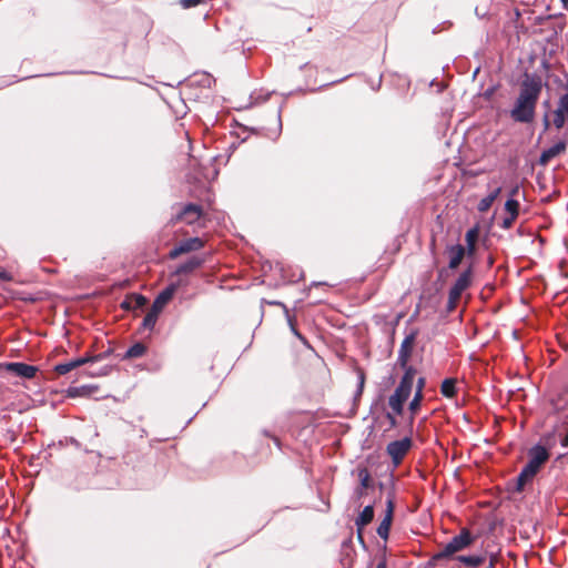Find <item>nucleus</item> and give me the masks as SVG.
<instances>
[{
    "mask_svg": "<svg viewBox=\"0 0 568 568\" xmlns=\"http://www.w3.org/2000/svg\"><path fill=\"white\" fill-rule=\"evenodd\" d=\"M542 85L540 75L536 73L524 74L518 95L510 110V118L515 122L530 123L534 121Z\"/></svg>",
    "mask_w": 568,
    "mask_h": 568,
    "instance_id": "f257e3e1",
    "label": "nucleus"
},
{
    "mask_svg": "<svg viewBox=\"0 0 568 568\" xmlns=\"http://www.w3.org/2000/svg\"><path fill=\"white\" fill-rule=\"evenodd\" d=\"M549 456L550 454L548 449L540 444H537L529 448L528 463L523 467L517 477V491L524 490L526 484L534 479V477L540 470L541 466L549 459Z\"/></svg>",
    "mask_w": 568,
    "mask_h": 568,
    "instance_id": "f03ea898",
    "label": "nucleus"
},
{
    "mask_svg": "<svg viewBox=\"0 0 568 568\" xmlns=\"http://www.w3.org/2000/svg\"><path fill=\"white\" fill-rule=\"evenodd\" d=\"M475 538L467 528H463L460 532L454 536L436 555L435 559H446L468 548Z\"/></svg>",
    "mask_w": 568,
    "mask_h": 568,
    "instance_id": "7ed1b4c3",
    "label": "nucleus"
},
{
    "mask_svg": "<svg viewBox=\"0 0 568 568\" xmlns=\"http://www.w3.org/2000/svg\"><path fill=\"white\" fill-rule=\"evenodd\" d=\"M413 446L410 437L406 436L399 440H394L387 444L386 452L392 458L394 467L400 465L402 460Z\"/></svg>",
    "mask_w": 568,
    "mask_h": 568,
    "instance_id": "20e7f679",
    "label": "nucleus"
},
{
    "mask_svg": "<svg viewBox=\"0 0 568 568\" xmlns=\"http://www.w3.org/2000/svg\"><path fill=\"white\" fill-rule=\"evenodd\" d=\"M203 215L202 206L194 203L185 204L172 219L173 222H184L189 225L197 222Z\"/></svg>",
    "mask_w": 568,
    "mask_h": 568,
    "instance_id": "39448f33",
    "label": "nucleus"
},
{
    "mask_svg": "<svg viewBox=\"0 0 568 568\" xmlns=\"http://www.w3.org/2000/svg\"><path fill=\"white\" fill-rule=\"evenodd\" d=\"M203 246H204V242L202 239H200L197 236L190 237V239L181 241L178 245H175L170 251L169 257L171 260H175L176 257H179L182 254L200 251L201 248H203Z\"/></svg>",
    "mask_w": 568,
    "mask_h": 568,
    "instance_id": "423d86ee",
    "label": "nucleus"
},
{
    "mask_svg": "<svg viewBox=\"0 0 568 568\" xmlns=\"http://www.w3.org/2000/svg\"><path fill=\"white\" fill-rule=\"evenodd\" d=\"M412 390L404 387L403 385H397L394 393L388 398V406L396 415H402L404 412V405L408 397L410 396Z\"/></svg>",
    "mask_w": 568,
    "mask_h": 568,
    "instance_id": "0eeeda50",
    "label": "nucleus"
},
{
    "mask_svg": "<svg viewBox=\"0 0 568 568\" xmlns=\"http://www.w3.org/2000/svg\"><path fill=\"white\" fill-rule=\"evenodd\" d=\"M417 335L418 331L412 329L403 339L397 356V363L399 366H406V364L409 362Z\"/></svg>",
    "mask_w": 568,
    "mask_h": 568,
    "instance_id": "6e6552de",
    "label": "nucleus"
},
{
    "mask_svg": "<svg viewBox=\"0 0 568 568\" xmlns=\"http://www.w3.org/2000/svg\"><path fill=\"white\" fill-rule=\"evenodd\" d=\"M471 277H473V267L469 266L465 271H463L453 286L450 287L449 292L453 295V298H460L462 294L470 286L471 284Z\"/></svg>",
    "mask_w": 568,
    "mask_h": 568,
    "instance_id": "1a4fd4ad",
    "label": "nucleus"
},
{
    "mask_svg": "<svg viewBox=\"0 0 568 568\" xmlns=\"http://www.w3.org/2000/svg\"><path fill=\"white\" fill-rule=\"evenodd\" d=\"M180 285H181L180 281L170 283L164 290H162L156 295V297L153 301L152 306L155 310H159L160 312H162V310L166 306V304L173 298V296H174L175 292L178 291V288L180 287Z\"/></svg>",
    "mask_w": 568,
    "mask_h": 568,
    "instance_id": "9d476101",
    "label": "nucleus"
},
{
    "mask_svg": "<svg viewBox=\"0 0 568 568\" xmlns=\"http://www.w3.org/2000/svg\"><path fill=\"white\" fill-rule=\"evenodd\" d=\"M6 369L19 377L31 379L36 376L38 368L21 362H12L6 364Z\"/></svg>",
    "mask_w": 568,
    "mask_h": 568,
    "instance_id": "9b49d317",
    "label": "nucleus"
},
{
    "mask_svg": "<svg viewBox=\"0 0 568 568\" xmlns=\"http://www.w3.org/2000/svg\"><path fill=\"white\" fill-rule=\"evenodd\" d=\"M99 358H100V355L94 356V357L85 356V357L75 358V359L55 365L54 371L60 375H65L69 372H71L72 369L80 367L89 362H95Z\"/></svg>",
    "mask_w": 568,
    "mask_h": 568,
    "instance_id": "f8f14e48",
    "label": "nucleus"
},
{
    "mask_svg": "<svg viewBox=\"0 0 568 568\" xmlns=\"http://www.w3.org/2000/svg\"><path fill=\"white\" fill-rule=\"evenodd\" d=\"M446 253L449 257L448 267L450 270H455L462 263L466 254V248L462 244L448 245L446 247Z\"/></svg>",
    "mask_w": 568,
    "mask_h": 568,
    "instance_id": "ddd939ff",
    "label": "nucleus"
},
{
    "mask_svg": "<svg viewBox=\"0 0 568 568\" xmlns=\"http://www.w3.org/2000/svg\"><path fill=\"white\" fill-rule=\"evenodd\" d=\"M393 513H394L393 501L388 500L385 516H384L383 520L379 523L377 530H376L377 535L384 540H387L388 535H389L390 525H392V520H393Z\"/></svg>",
    "mask_w": 568,
    "mask_h": 568,
    "instance_id": "4468645a",
    "label": "nucleus"
},
{
    "mask_svg": "<svg viewBox=\"0 0 568 568\" xmlns=\"http://www.w3.org/2000/svg\"><path fill=\"white\" fill-rule=\"evenodd\" d=\"M455 560L465 565L468 568H477V567L486 564L487 555L486 554L469 555V556L459 555V556L455 557Z\"/></svg>",
    "mask_w": 568,
    "mask_h": 568,
    "instance_id": "2eb2a0df",
    "label": "nucleus"
},
{
    "mask_svg": "<svg viewBox=\"0 0 568 568\" xmlns=\"http://www.w3.org/2000/svg\"><path fill=\"white\" fill-rule=\"evenodd\" d=\"M204 260L197 256H192L189 258L185 263L180 264L175 271V275L180 274H189L192 273L194 270L200 267L203 264Z\"/></svg>",
    "mask_w": 568,
    "mask_h": 568,
    "instance_id": "dca6fc26",
    "label": "nucleus"
},
{
    "mask_svg": "<svg viewBox=\"0 0 568 568\" xmlns=\"http://www.w3.org/2000/svg\"><path fill=\"white\" fill-rule=\"evenodd\" d=\"M374 518V508L372 505H367L359 513L357 518L355 519V525L357 529H363L366 525H368Z\"/></svg>",
    "mask_w": 568,
    "mask_h": 568,
    "instance_id": "f3484780",
    "label": "nucleus"
},
{
    "mask_svg": "<svg viewBox=\"0 0 568 568\" xmlns=\"http://www.w3.org/2000/svg\"><path fill=\"white\" fill-rule=\"evenodd\" d=\"M146 304V298L141 294H134L126 297L122 303L121 307L124 310H136L142 308Z\"/></svg>",
    "mask_w": 568,
    "mask_h": 568,
    "instance_id": "a211bd4d",
    "label": "nucleus"
},
{
    "mask_svg": "<svg viewBox=\"0 0 568 568\" xmlns=\"http://www.w3.org/2000/svg\"><path fill=\"white\" fill-rule=\"evenodd\" d=\"M440 393L446 398H453L457 394V379L445 378L440 385Z\"/></svg>",
    "mask_w": 568,
    "mask_h": 568,
    "instance_id": "6ab92c4d",
    "label": "nucleus"
},
{
    "mask_svg": "<svg viewBox=\"0 0 568 568\" xmlns=\"http://www.w3.org/2000/svg\"><path fill=\"white\" fill-rule=\"evenodd\" d=\"M500 191H501L500 187H496L488 195L483 197L477 205L478 211L481 213L487 212L490 209V206L493 205V203L496 201L498 195L500 194Z\"/></svg>",
    "mask_w": 568,
    "mask_h": 568,
    "instance_id": "aec40b11",
    "label": "nucleus"
},
{
    "mask_svg": "<svg viewBox=\"0 0 568 568\" xmlns=\"http://www.w3.org/2000/svg\"><path fill=\"white\" fill-rule=\"evenodd\" d=\"M405 372H404V375L399 382V385H403L404 387L413 390V386H414V381H415V376H416V369L408 365V363L406 364V366H400Z\"/></svg>",
    "mask_w": 568,
    "mask_h": 568,
    "instance_id": "412c9836",
    "label": "nucleus"
},
{
    "mask_svg": "<svg viewBox=\"0 0 568 568\" xmlns=\"http://www.w3.org/2000/svg\"><path fill=\"white\" fill-rule=\"evenodd\" d=\"M92 388L89 385L71 386L67 389V396L70 398L88 396L91 394Z\"/></svg>",
    "mask_w": 568,
    "mask_h": 568,
    "instance_id": "4be33fe9",
    "label": "nucleus"
},
{
    "mask_svg": "<svg viewBox=\"0 0 568 568\" xmlns=\"http://www.w3.org/2000/svg\"><path fill=\"white\" fill-rule=\"evenodd\" d=\"M160 313L161 312L159 310H155L153 306H151V310L146 313V315L143 318L142 326L146 329H153Z\"/></svg>",
    "mask_w": 568,
    "mask_h": 568,
    "instance_id": "5701e85b",
    "label": "nucleus"
},
{
    "mask_svg": "<svg viewBox=\"0 0 568 568\" xmlns=\"http://www.w3.org/2000/svg\"><path fill=\"white\" fill-rule=\"evenodd\" d=\"M424 398V394H420V389L419 390H415V394L409 403V412H410V424L414 422V416L415 414L419 410L420 408V405H422V400Z\"/></svg>",
    "mask_w": 568,
    "mask_h": 568,
    "instance_id": "b1692460",
    "label": "nucleus"
},
{
    "mask_svg": "<svg viewBox=\"0 0 568 568\" xmlns=\"http://www.w3.org/2000/svg\"><path fill=\"white\" fill-rule=\"evenodd\" d=\"M145 352H146V346L144 344L135 343L126 349L124 357L125 358H138V357L143 356L145 354Z\"/></svg>",
    "mask_w": 568,
    "mask_h": 568,
    "instance_id": "393cba45",
    "label": "nucleus"
},
{
    "mask_svg": "<svg viewBox=\"0 0 568 568\" xmlns=\"http://www.w3.org/2000/svg\"><path fill=\"white\" fill-rule=\"evenodd\" d=\"M358 478L361 481V487L356 490L358 497L363 495V489L368 488L371 484V474L367 468H361L358 470Z\"/></svg>",
    "mask_w": 568,
    "mask_h": 568,
    "instance_id": "a878e982",
    "label": "nucleus"
},
{
    "mask_svg": "<svg viewBox=\"0 0 568 568\" xmlns=\"http://www.w3.org/2000/svg\"><path fill=\"white\" fill-rule=\"evenodd\" d=\"M466 242H467V252L469 255H473L475 252V242L477 239V230L470 229L466 233Z\"/></svg>",
    "mask_w": 568,
    "mask_h": 568,
    "instance_id": "bb28decb",
    "label": "nucleus"
},
{
    "mask_svg": "<svg viewBox=\"0 0 568 568\" xmlns=\"http://www.w3.org/2000/svg\"><path fill=\"white\" fill-rule=\"evenodd\" d=\"M285 314L287 317L288 325L291 327L292 333L304 344L308 346L307 339L297 331L295 327L294 318L288 314V310L284 306Z\"/></svg>",
    "mask_w": 568,
    "mask_h": 568,
    "instance_id": "cd10ccee",
    "label": "nucleus"
},
{
    "mask_svg": "<svg viewBox=\"0 0 568 568\" xmlns=\"http://www.w3.org/2000/svg\"><path fill=\"white\" fill-rule=\"evenodd\" d=\"M566 146H567V144H566L565 141H558L557 143H555L550 148L546 149V151L548 152L550 158L554 159L557 155H559L562 152H565L566 151Z\"/></svg>",
    "mask_w": 568,
    "mask_h": 568,
    "instance_id": "c85d7f7f",
    "label": "nucleus"
},
{
    "mask_svg": "<svg viewBox=\"0 0 568 568\" xmlns=\"http://www.w3.org/2000/svg\"><path fill=\"white\" fill-rule=\"evenodd\" d=\"M505 210L509 215L518 216L519 213V202L515 199H508L505 203Z\"/></svg>",
    "mask_w": 568,
    "mask_h": 568,
    "instance_id": "c756f323",
    "label": "nucleus"
},
{
    "mask_svg": "<svg viewBox=\"0 0 568 568\" xmlns=\"http://www.w3.org/2000/svg\"><path fill=\"white\" fill-rule=\"evenodd\" d=\"M556 110L560 111V113L568 119V93H565L559 98Z\"/></svg>",
    "mask_w": 568,
    "mask_h": 568,
    "instance_id": "7c9ffc66",
    "label": "nucleus"
},
{
    "mask_svg": "<svg viewBox=\"0 0 568 568\" xmlns=\"http://www.w3.org/2000/svg\"><path fill=\"white\" fill-rule=\"evenodd\" d=\"M568 119L560 113V111H557L555 110L554 112V125L557 130H560L564 128L565 125V122L567 121Z\"/></svg>",
    "mask_w": 568,
    "mask_h": 568,
    "instance_id": "2f4dec72",
    "label": "nucleus"
},
{
    "mask_svg": "<svg viewBox=\"0 0 568 568\" xmlns=\"http://www.w3.org/2000/svg\"><path fill=\"white\" fill-rule=\"evenodd\" d=\"M357 377H358V383H357V389H356V393H355V397L361 396L363 390H364L365 373L362 369H358L357 371Z\"/></svg>",
    "mask_w": 568,
    "mask_h": 568,
    "instance_id": "473e14b6",
    "label": "nucleus"
},
{
    "mask_svg": "<svg viewBox=\"0 0 568 568\" xmlns=\"http://www.w3.org/2000/svg\"><path fill=\"white\" fill-rule=\"evenodd\" d=\"M516 219H517V216H515V215H509V214H508V216H506V217L503 220V222H501L500 226H501L504 230H508V229H510V227L513 226V224H514V222H515V220H516Z\"/></svg>",
    "mask_w": 568,
    "mask_h": 568,
    "instance_id": "72a5a7b5",
    "label": "nucleus"
},
{
    "mask_svg": "<svg viewBox=\"0 0 568 568\" xmlns=\"http://www.w3.org/2000/svg\"><path fill=\"white\" fill-rule=\"evenodd\" d=\"M203 0H180V4L184 8V9H190V8H193L197 4H200Z\"/></svg>",
    "mask_w": 568,
    "mask_h": 568,
    "instance_id": "f704fd0d",
    "label": "nucleus"
},
{
    "mask_svg": "<svg viewBox=\"0 0 568 568\" xmlns=\"http://www.w3.org/2000/svg\"><path fill=\"white\" fill-rule=\"evenodd\" d=\"M396 414L392 412H387L386 413V419L388 420V424H389V427L390 428H395L397 426V419H396Z\"/></svg>",
    "mask_w": 568,
    "mask_h": 568,
    "instance_id": "c9c22d12",
    "label": "nucleus"
},
{
    "mask_svg": "<svg viewBox=\"0 0 568 568\" xmlns=\"http://www.w3.org/2000/svg\"><path fill=\"white\" fill-rule=\"evenodd\" d=\"M459 298H453V295L450 292H448V302H447V310L454 311L457 306Z\"/></svg>",
    "mask_w": 568,
    "mask_h": 568,
    "instance_id": "e433bc0d",
    "label": "nucleus"
},
{
    "mask_svg": "<svg viewBox=\"0 0 568 568\" xmlns=\"http://www.w3.org/2000/svg\"><path fill=\"white\" fill-rule=\"evenodd\" d=\"M550 160H551L550 155L548 154V152L546 150H544L539 156V164L546 165L549 163Z\"/></svg>",
    "mask_w": 568,
    "mask_h": 568,
    "instance_id": "4c0bfd02",
    "label": "nucleus"
},
{
    "mask_svg": "<svg viewBox=\"0 0 568 568\" xmlns=\"http://www.w3.org/2000/svg\"><path fill=\"white\" fill-rule=\"evenodd\" d=\"M0 280L3 282H9L12 280V276L9 272L0 267Z\"/></svg>",
    "mask_w": 568,
    "mask_h": 568,
    "instance_id": "58836bf2",
    "label": "nucleus"
},
{
    "mask_svg": "<svg viewBox=\"0 0 568 568\" xmlns=\"http://www.w3.org/2000/svg\"><path fill=\"white\" fill-rule=\"evenodd\" d=\"M496 561H497L496 555H493V554L489 555V561L485 568H495Z\"/></svg>",
    "mask_w": 568,
    "mask_h": 568,
    "instance_id": "ea45409f",
    "label": "nucleus"
},
{
    "mask_svg": "<svg viewBox=\"0 0 568 568\" xmlns=\"http://www.w3.org/2000/svg\"><path fill=\"white\" fill-rule=\"evenodd\" d=\"M425 378L424 377H419L417 379V385H416V390H419L420 389V394H423V389L425 387Z\"/></svg>",
    "mask_w": 568,
    "mask_h": 568,
    "instance_id": "a19ab883",
    "label": "nucleus"
},
{
    "mask_svg": "<svg viewBox=\"0 0 568 568\" xmlns=\"http://www.w3.org/2000/svg\"><path fill=\"white\" fill-rule=\"evenodd\" d=\"M375 568H387V559L385 556H383L379 561L377 562Z\"/></svg>",
    "mask_w": 568,
    "mask_h": 568,
    "instance_id": "79ce46f5",
    "label": "nucleus"
},
{
    "mask_svg": "<svg viewBox=\"0 0 568 568\" xmlns=\"http://www.w3.org/2000/svg\"><path fill=\"white\" fill-rule=\"evenodd\" d=\"M560 445L561 447L564 448H568V432L566 433V435L560 439Z\"/></svg>",
    "mask_w": 568,
    "mask_h": 568,
    "instance_id": "37998d69",
    "label": "nucleus"
},
{
    "mask_svg": "<svg viewBox=\"0 0 568 568\" xmlns=\"http://www.w3.org/2000/svg\"><path fill=\"white\" fill-rule=\"evenodd\" d=\"M212 81L214 80L210 75H205L203 83L204 85L210 87Z\"/></svg>",
    "mask_w": 568,
    "mask_h": 568,
    "instance_id": "c03bdc74",
    "label": "nucleus"
},
{
    "mask_svg": "<svg viewBox=\"0 0 568 568\" xmlns=\"http://www.w3.org/2000/svg\"><path fill=\"white\" fill-rule=\"evenodd\" d=\"M549 125H550V123H549L548 116H547V115H545V118H544V129H545V130H548V129H549Z\"/></svg>",
    "mask_w": 568,
    "mask_h": 568,
    "instance_id": "a18cd8bd",
    "label": "nucleus"
},
{
    "mask_svg": "<svg viewBox=\"0 0 568 568\" xmlns=\"http://www.w3.org/2000/svg\"><path fill=\"white\" fill-rule=\"evenodd\" d=\"M357 538L358 540L364 544V538H363V532H362V529H357Z\"/></svg>",
    "mask_w": 568,
    "mask_h": 568,
    "instance_id": "49530a36",
    "label": "nucleus"
},
{
    "mask_svg": "<svg viewBox=\"0 0 568 568\" xmlns=\"http://www.w3.org/2000/svg\"><path fill=\"white\" fill-rule=\"evenodd\" d=\"M273 439H274L275 444H276L277 446H280V440H278V438L274 437Z\"/></svg>",
    "mask_w": 568,
    "mask_h": 568,
    "instance_id": "de8ad7c7",
    "label": "nucleus"
},
{
    "mask_svg": "<svg viewBox=\"0 0 568 568\" xmlns=\"http://www.w3.org/2000/svg\"><path fill=\"white\" fill-rule=\"evenodd\" d=\"M560 1L564 3L565 7H567L568 0H560Z\"/></svg>",
    "mask_w": 568,
    "mask_h": 568,
    "instance_id": "09e8293b",
    "label": "nucleus"
},
{
    "mask_svg": "<svg viewBox=\"0 0 568 568\" xmlns=\"http://www.w3.org/2000/svg\"><path fill=\"white\" fill-rule=\"evenodd\" d=\"M516 192H517V189H514V190L511 191V196H513V195H515V193H516Z\"/></svg>",
    "mask_w": 568,
    "mask_h": 568,
    "instance_id": "8fccbe9b",
    "label": "nucleus"
}]
</instances>
